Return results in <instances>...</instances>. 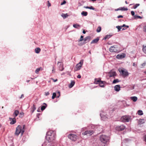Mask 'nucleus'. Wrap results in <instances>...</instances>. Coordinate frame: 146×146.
Masks as SVG:
<instances>
[{
    "instance_id": "nucleus-1",
    "label": "nucleus",
    "mask_w": 146,
    "mask_h": 146,
    "mask_svg": "<svg viewBox=\"0 0 146 146\" xmlns=\"http://www.w3.org/2000/svg\"><path fill=\"white\" fill-rule=\"evenodd\" d=\"M52 131H49L46 133V139L49 142H50L54 139L55 137Z\"/></svg>"
},
{
    "instance_id": "nucleus-2",
    "label": "nucleus",
    "mask_w": 146,
    "mask_h": 146,
    "mask_svg": "<svg viewBox=\"0 0 146 146\" xmlns=\"http://www.w3.org/2000/svg\"><path fill=\"white\" fill-rule=\"evenodd\" d=\"M22 127L20 125H19L16 128L15 134V135L18 136L20 133L21 134L22 132Z\"/></svg>"
},
{
    "instance_id": "nucleus-3",
    "label": "nucleus",
    "mask_w": 146,
    "mask_h": 146,
    "mask_svg": "<svg viewBox=\"0 0 146 146\" xmlns=\"http://www.w3.org/2000/svg\"><path fill=\"white\" fill-rule=\"evenodd\" d=\"M100 140L102 142L105 143L108 141L109 137L105 135H102L100 137Z\"/></svg>"
},
{
    "instance_id": "nucleus-4",
    "label": "nucleus",
    "mask_w": 146,
    "mask_h": 146,
    "mask_svg": "<svg viewBox=\"0 0 146 146\" xmlns=\"http://www.w3.org/2000/svg\"><path fill=\"white\" fill-rule=\"evenodd\" d=\"M68 137L70 139L73 141H76L78 137L76 135L73 134H69Z\"/></svg>"
},
{
    "instance_id": "nucleus-5",
    "label": "nucleus",
    "mask_w": 146,
    "mask_h": 146,
    "mask_svg": "<svg viewBox=\"0 0 146 146\" xmlns=\"http://www.w3.org/2000/svg\"><path fill=\"white\" fill-rule=\"evenodd\" d=\"M94 132L93 130H88L85 131L84 132L82 133L83 135H87L88 136H91L94 133Z\"/></svg>"
},
{
    "instance_id": "nucleus-6",
    "label": "nucleus",
    "mask_w": 146,
    "mask_h": 146,
    "mask_svg": "<svg viewBox=\"0 0 146 146\" xmlns=\"http://www.w3.org/2000/svg\"><path fill=\"white\" fill-rule=\"evenodd\" d=\"M118 70L122 76H128V73L127 71L121 69H119Z\"/></svg>"
},
{
    "instance_id": "nucleus-7",
    "label": "nucleus",
    "mask_w": 146,
    "mask_h": 146,
    "mask_svg": "<svg viewBox=\"0 0 146 146\" xmlns=\"http://www.w3.org/2000/svg\"><path fill=\"white\" fill-rule=\"evenodd\" d=\"M125 128V127L123 125H118L116 127L115 129L116 130L120 131H123L124 130Z\"/></svg>"
},
{
    "instance_id": "nucleus-8",
    "label": "nucleus",
    "mask_w": 146,
    "mask_h": 146,
    "mask_svg": "<svg viewBox=\"0 0 146 146\" xmlns=\"http://www.w3.org/2000/svg\"><path fill=\"white\" fill-rule=\"evenodd\" d=\"M91 37L89 36H87L84 39V42L82 44H79V45L81 46L83 44H86L87 42H89L90 40Z\"/></svg>"
},
{
    "instance_id": "nucleus-9",
    "label": "nucleus",
    "mask_w": 146,
    "mask_h": 146,
    "mask_svg": "<svg viewBox=\"0 0 146 146\" xmlns=\"http://www.w3.org/2000/svg\"><path fill=\"white\" fill-rule=\"evenodd\" d=\"M130 119V117L128 116L125 115L123 116L121 119L123 121L125 122H128L129 121Z\"/></svg>"
},
{
    "instance_id": "nucleus-10",
    "label": "nucleus",
    "mask_w": 146,
    "mask_h": 146,
    "mask_svg": "<svg viewBox=\"0 0 146 146\" xmlns=\"http://www.w3.org/2000/svg\"><path fill=\"white\" fill-rule=\"evenodd\" d=\"M83 62V60H81L76 65V68H77V70H80L82 66Z\"/></svg>"
},
{
    "instance_id": "nucleus-11",
    "label": "nucleus",
    "mask_w": 146,
    "mask_h": 146,
    "mask_svg": "<svg viewBox=\"0 0 146 146\" xmlns=\"http://www.w3.org/2000/svg\"><path fill=\"white\" fill-rule=\"evenodd\" d=\"M109 50L111 52H118L117 48L114 46H111Z\"/></svg>"
},
{
    "instance_id": "nucleus-12",
    "label": "nucleus",
    "mask_w": 146,
    "mask_h": 146,
    "mask_svg": "<svg viewBox=\"0 0 146 146\" xmlns=\"http://www.w3.org/2000/svg\"><path fill=\"white\" fill-rule=\"evenodd\" d=\"M108 76L110 77H114L116 76V73L115 72L111 70L108 73Z\"/></svg>"
},
{
    "instance_id": "nucleus-13",
    "label": "nucleus",
    "mask_w": 146,
    "mask_h": 146,
    "mask_svg": "<svg viewBox=\"0 0 146 146\" xmlns=\"http://www.w3.org/2000/svg\"><path fill=\"white\" fill-rule=\"evenodd\" d=\"M123 27H126L127 28H129V26L127 25H126L125 24H123V25L121 26H117L116 27V28L119 31H120L122 28Z\"/></svg>"
},
{
    "instance_id": "nucleus-14",
    "label": "nucleus",
    "mask_w": 146,
    "mask_h": 146,
    "mask_svg": "<svg viewBox=\"0 0 146 146\" xmlns=\"http://www.w3.org/2000/svg\"><path fill=\"white\" fill-rule=\"evenodd\" d=\"M101 81V79L100 78H95V81L94 83L96 84H99L100 82Z\"/></svg>"
},
{
    "instance_id": "nucleus-15",
    "label": "nucleus",
    "mask_w": 146,
    "mask_h": 146,
    "mask_svg": "<svg viewBox=\"0 0 146 146\" xmlns=\"http://www.w3.org/2000/svg\"><path fill=\"white\" fill-rule=\"evenodd\" d=\"M75 83L74 81L71 80V83L69 85L68 87L69 88H72L74 85Z\"/></svg>"
},
{
    "instance_id": "nucleus-16",
    "label": "nucleus",
    "mask_w": 146,
    "mask_h": 146,
    "mask_svg": "<svg viewBox=\"0 0 146 146\" xmlns=\"http://www.w3.org/2000/svg\"><path fill=\"white\" fill-rule=\"evenodd\" d=\"M116 57L117 59H122L125 57V55L124 54H119Z\"/></svg>"
},
{
    "instance_id": "nucleus-17",
    "label": "nucleus",
    "mask_w": 146,
    "mask_h": 146,
    "mask_svg": "<svg viewBox=\"0 0 146 146\" xmlns=\"http://www.w3.org/2000/svg\"><path fill=\"white\" fill-rule=\"evenodd\" d=\"M120 86L119 85H117L114 87V90L117 91L118 92L120 90Z\"/></svg>"
},
{
    "instance_id": "nucleus-18",
    "label": "nucleus",
    "mask_w": 146,
    "mask_h": 146,
    "mask_svg": "<svg viewBox=\"0 0 146 146\" xmlns=\"http://www.w3.org/2000/svg\"><path fill=\"white\" fill-rule=\"evenodd\" d=\"M19 113V111L18 110H15V111L14 113L13 114V115H15L14 116V117H15L17 116L18 114Z\"/></svg>"
},
{
    "instance_id": "nucleus-19",
    "label": "nucleus",
    "mask_w": 146,
    "mask_h": 146,
    "mask_svg": "<svg viewBox=\"0 0 146 146\" xmlns=\"http://www.w3.org/2000/svg\"><path fill=\"white\" fill-rule=\"evenodd\" d=\"M43 69V68L41 67L39 68H37L35 71V72L36 73L38 74L39 71L42 70Z\"/></svg>"
},
{
    "instance_id": "nucleus-20",
    "label": "nucleus",
    "mask_w": 146,
    "mask_h": 146,
    "mask_svg": "<svg viewBox=\"0 0 146 146\" xmlns=\"http://www.w3.org/2000/svg\"><path fill=\"white\" fill-rule=\"evenodd\" d=\"M99 38H96L95 39H94L91 42V43L93 44L96 43L99 41Z\"/></svg>"
},
{
    "instance_id": "nucleus-21",
    "label": "nucleus",
    "mask_w": 146,
    "mask_h": 146,
    "mask_svg": "<svg viewBox=\"0 0 146 146\" xmlns=\"http://www.w3.org/2000/svg\"><path fill=\"white\" fill-rule=\"evenodd\" d=\"M10 119H11L12 120V121H11L10 122L11 124H13L16 122V119L15 118V117H14L13 119L10 118Z\"/></svg>"
},
{
    "instance_id": "nucleus-22",
    "label": "nucleus",
    "mask_w": 146,
    "mask_h": 146,
    "mask_svg": "<svg viewBox=\"0 0 146 146\" xmlns=\"http://www.w3.org/2000/svg\"><path fill=\"white\" fill-rule=\"evenodd\" d=\"M84 7L85 8L88 9H92V10H94L95 9V8H94V7H93L92 6H91L90 7L84 6Z\"/></svg>"
},
{
    "instance_id": "nucleus-23",
    "label": "nucleus",
    "mask_w": 146,
    "mask_h": 146,
    "mask_svg": "<svg viewBox=\"0 0 146 146\" xmlns=\"http://www.w3.org/2000/svg\"><path fill=\"white\" fill-rule=\"evenodd\" d=\"M131 100H132L133 102H135L137 101V97L136 96H133L132 97H131Z\"/></svg>"
},
{
    "instance_id": "nucleus-24",
    "label": "nucleus",
    "mask_w": 146,
    "mask_h": 146,
    "mask_svg": "<svg viewBox=\"0 0 146 146\" xmlns=\"http://www.w3.org/2000/svg\"><path fill=\"white\" fill-rule=\"evenodd\" d=\"M41 50L39 48H36L35 49V52L36 53H39Z\"/></svg>"
},
{
    "instance_id": "nucleus-25",
    "label": "nucleus",
    "mask_w": 146,
    "mask_h": 146,
    "mask_svg": "<svg viewBox=\"0 0 146 146\" xmlns=\"http://www.w3.org/2000/svg\"><path fill=\"white\" fill-rule=\"evenodd\" d=\"M145 121L144 119H140L139 121L138 124H139L141 125Z\"/></svg>"
},
{
    "instance_id": "nucleus-26",
    "label": "nucleus",
    "mask_w": 146,
    "mask_h": 146,
    "mask_svg": "<svg viewBox=\"0 0 146 146\" xmlns=\"http://www.w3.org/2000/svg\"><path fill=\"white\" fill-rule=\"evenodd\" d=\"M104 82L101 81L99 84V85L100 87H104Z\"/></svg>"
},
{
    "instance_id": "nucleus-27",
    "label": "nucleus",
    "mask_w": 146,
    "mask_h": 146,
    "mask_svg": "<svg viewBox=\"0 0 146 146\" xmlns=\"http://www.w3.org/2000/svg\"><path fill=\"white\" fill-rule=\"evenodd\" d=\"M61 16L64 19H65L68 17V15L67 13L66 14H64L62 13V15Z\"/></svg>"
},
{
    "instance_id": "nucleus-28",
    "label": "nucleus",
    "mask_w": 146,
    "mask_h": 146,
    "mask_svg": "<svg viewBox=\"0 0 146 146\" xmlns=\"http://www.w3.org/2000/svg\"><path fill=\"white\" fill-rule=\"evenodd\" d=\"M25 125H23L22 129V132L21 133V135H22L24 132L25 130Z\"/></svg>"
},
{
    "instance_id": "nucleus-29",
    "label": "nucleus",
    "mask_w": 146,
    "mask_h": 146,
    "mask_svg": "<svg viewBox=\"0 0 146 146\" xmlns=\"http://www.w3.org/2000/svg\"><path fill=\"white\" fill-rule=\"evenodd\" d=\"M36 106L35 105H33V107L32 108V110H31V111L32 113H33L34 111L36 110Z\"/></svg>"
},
{
    "instance_id": "nucleus-30",
    "label": "nucleus",
    "mask_w": 146,
    "mask_h": 146,
    "mask_svg": "<svg viewBox=\"0 0 146 146\" xmlns=\"http://www.w3.org/2000/svg\"><path fill=\"white\" fill-rule=\"evenodd\" d=\"M44 104H45V106H43L41 107V109L42 111L44 110L47 107V105L45 103H44Z\"/></svg>"
},
{
    "instance_id": "nucleus-31",
    "label": "nucleus",
    "mask_w": 146,
    "mask_h": 146,
    "mask_svg": "<svg viewBox=\"0 0 146 146\" xmlns=\"http://www.w3.org/2000/svg\"><path fill=\"white\" fill-rule=\"evenodd\" d=\"M81 15L83 16H86L88 15V13L87 12L83 11L81 13Z\"/></svg>"
},
{
    "instance_id": "nucleus-32",
    "label": "nucleus",
    "mask_w": 146,
    "mask_h": 146,
    "mask_svg": "<svg viewBox=\"0 0 146 146\" xmlns=\"http://www.w3.org/2000/svg\"><path fill=\"white\" fill-rule=\"evenodd\" d=\"M73 26L74 28L77 29H79L80 27V25L78 24H74Z\"/></svg>"
},
{
    "instance_id": "nucleus-33",
    "label": "nucleus",
    "mask_w": 146,
    "mask_h": 146,
    "mask_svg": "<svg viewBox=\"0 0 146 146\" xmlns=\"http://www.w3.org/2000/svg\"><path fill=\"white\" fill-rule=\"evenodd\" d=\"M119 9H120V10L121 11H127L128 10V9L127 8H125L124 7H119Z\"/></svg>"
},
{
    "instance_id": "nucleus-34",
    "label": "nucleus",
    "mask_w": 146,
    "mask_h": 146,
    "mask_svg": "<svg viewBox=\"0 0 146 146\" xmlns=\"http://www.w3.org/2000/svg\"><path fill=\"white\" fill-rule=\"evenodd\" d=\"M143 51L146 54V46H143Z\"/></svg>"
},
{
    "instance_id": "nucleus-35",
    "label": "nucleus",
    "mask_w": 146,
    "mask_h": 146,
    "mask_svg": "<svg viewBox=\"0 0 146 146\" xmlns=\"http://www.w3.org/2000/svg\"><path fill=\"white\" fill-rule=\"evenodd\" d=\"M101 27L99 26L98 27V28L96 30V31L98 33H99V32H100L101 31Z\"/></svg>"
},
{
    "instance_id": "nucleus-36",
    "label": "nucleus",
    "mask_w": 146,
    "mask_h": 146,
    "mask_svg": "<svg viewBox=\"0 0 146 146\" xmlns=\"http://www.w3.org/2000/svg\"><path fill=\"white\" fill-rule=\"evenodd\" d=\"M137 113L138 115H142L143 114V113L142 111L141 110H139L137 112Z\"/></svg>"
},
{
    "instance_id": "nucleus-37",
    "label": "nucleus",
    "mask_w": 146,
    "mask_h": 146,
    "mask_svg": "<svg viewBox=\"0 0 146 146\" xmlns=\"http://www.w3.org/2000/svg\"><path fill=\"white\" fill-rule=\"evenodd\" d=\"M111 36L110 35H107L104 38V39L106 40L107 39H108L111 37Z\"/></svg>"
},
{
    "instance_id": "nucleus-38",
    "label": "nucleus",
    "mask_w": 146,
    "mask_h": 146,
    "mask_svg": "<svg viewBox=\"0 0 146 146\" xmlns=\"http://www.w3.org/2000/svg\"><path fill=\"white\" fill-rule=\"evenodd\" d=\"M119 81H120L118 79H115L113 81V83L115 84L117 82H119Z\"/></svg>"
},
{
    "instance_id": "nucleus-39",
    "label": "nucleus",
    "mask_w": 146,
    "mask_h": 146,
    "mask_svg": "<svg viewBox=\"0 0 146 146\" xmlns=\"http://www.w3.org/2000/svg\"><path fill=\"white\" fill-rule=\"evenodd\" d=\"M84 38V36L82 35H81L80 36V39H79L78 40V41L79 42H80V41H82V40H84V38Z\"/></svg>"
},
{
    "instance_id": "nucleus-40",
    "label": "nucleus",
    "mask_w": 146,
    "mask_h": 146,
    "mask_svg": "<svg viewBox=\"0 0 146 146\" xmlns=\"http://www.w3.org/2000/svg\"><path fill=\"white\" fill-rule=\"evenodd\" d=\"M56 93L55 92L53 93L52 94V99H54L56 97Z\"/></svg>"
},
{
    "instance_id": "nucleus-41",
    "label": "nucleus",
    "mask_w": 146,
    "mask_h": 146,
    "mask_svg": "<svg viewBox=\"0 0 146 146\" xmlns=\"http://www.w3.org/2000/svg\"><path fill=\"white\" fill-rule=\"evenodd\" d=\"M139 4H136L135 5H134L133 6V8L134 9H135L137 7L139 6Z\"/></svg>"
},
{
    "instance_id": "nucleus-42",
    "label": "nucleus",
    "mask_w": 146,
    "mask_h": 146,
    "mask_svg": "<svg viewBox=\"0 0 146 146\" xmlns=\"http://www.w3.org/2000/svg\"><path fill=\"white\" fill-rule=\"evenodd\" d=\"M135 17L136 18H139L140 19H141L142 18V17H141L139 16H137L136 17V16H135Z\"/></svg>"
},
{
    "instance_id": "nucleus-43",
    "label": "nucleus",
    "mask_w": 146,
    "mask_h": 146,
    "mask_svg": "<svg viewBox=\"0 0 146 146\" xmlns=\"http://www.w3.org/2000/svg\"><path fill=\"white\" fill-rule=\"evenodd\" d=\"M143 30L144 31L146 32V25L143 27Z\"/></svg>"
},
{
    "instance_id": "nucleus-44",
    "label": "nucleus",
    "mask_w": 146,
    "mask_h": 146,
    "mask_svg": "<svg viewBox=\"0 0 146 146\" xmlns=\"http://www.w3.org/2000/svg\"><path fill=\"white\" fill-rule=\"evenodd\" d=\"M66 3V1L65 0H64L62 3H61V5H62Z\"/></svg>"
},
{
    "instance_id": "nucleus-45",
    "label": "nucleus",
    "mask_w": 146,
    "mask_h": 146,
    "mask_svg": "<svg viewBox=\"0 0 146 146\" xmlns=\"http://www.w3.org/2000/svg\"><path fill=\"white\" fill-rule=\"evenodd\" d=\"M131 14L132 16H134L135 15V13L133 11H131Z\"/></svg>"
},
{
    "instance_id": "nucleus-46",
    "label": "nucleus",
    "mask_w": 146,
    "mask_h": 146,
    "mask_svg": "<svg viewBox=\"0 0 146 146\" xmlns=\"http://www.w3.org/2000/svg\"><path fill=\"white\" fill-rule=\"evenodd\" d=\"M146 65V63H143L142 64H141V66H142V67H141L142 68H143V67L144 66H145Z\"/></svg>"
},
{
    "instance_id": "nucleus-47",
    "label": "nucleus",
    "mask_w": 146,
    "mask_h": 146,
    "mask_svg": "<svg viewBox=\"0 0 146 146\" xmlns=\"http://www.w3.org/2000/svg\"><path fill=\"white\" fill-rule=\"evenodd\" d=\"M87 129L86 128V127H84L82 128V131H84L85 130H86Z\"/></svg>"
},
{
    "instance_id": "nucleus-48",
    "label": "nucleus",
    "mask_w": 146,
    "mask_h": 146,
    "mask_svg": "<svg viewBox=\"0 0 146 146\" xmlns=\"http://www.w3.org/2000/svg\"><path fill=\"white\" fill-rule=\"evenodd\" d=\"M61 66H62L61 68H59V70H60L61 71H62L63 70V68L62 67V64Z\"/></svg>"
},
{
    "instance_id": "nucleus-49",
    "label": "nucleus",
    "mask_w": 146,
    "mask_h": 146,
    "mask_svg": "<svg viewBox=\"0 0 146 146\" xmlns=\"http://www.w3.org/2000/svg\"><path fill=\"white\" fill-rule=\"evenodd\" d=\"M49 93L48 92H46L45 93V95L46 96H48V95H49Z\"/></svg>"
},
{
    "instance_id": "nucleus-50",
    "label": "nucleus",
    "mask_w": 146,
    "mask_h": 146,
    "mask_svg": "<svg viewBox=\"0 0 146 146\" xmlns=\"http://www.w3.org/2000/svg\"><path fill=\"white\" fill-rule=\"evenodd\" d=\"M123 16L122 15H119L117 17V18H123Z\"/></svg>"
},
{
    "instance_id": "nucleus-51",
    "label": "nucleus",
    "mask_w": 146,
    "mask_h": 146,
    "mask_svg": "<svg viewBox=\"0 0 146 146\" xmlns=\"http://www.w3.org/2000/svg\"><path fill=\"white\" fill-rule=\"evenodd\" d=\"M123 27V28L122 29V30H125L127 28L126 27Z\"/></svg>"
},
{
    "instance_id": "nucleus-52",
    "label": "nucleus",
    "mask_w": 146,
    "mask_h": 146,
    "mask_svg": "<svg viewBox=\"0 0 146 146\" xmlns=\"http://www.w3.org/2000/svg\"><path fill=\"white\" fill-rule=\"evenodd\" d=\"M52 79V80H53V81L54 82H56V81H57V79H56V80H54V79Z\"/></svg>"
},
{
    "instance_id": "nucleus-53",
    "label": "nucleus",
    "mask_w": 146,
    "mask_h": 146,
    "mask_svg": "<svg viewBox=\"0 0 146 146\" xmlns=\"http://www.w3.org/2000/svg\"><path fill=\"white\" fill-rule=\"evenodd\" d=\"M77 78H81V76L80 75H79L77 76Z\"/></svg>"
},
{
    "instance_id": "nucleus-54",
    "label": "nucleus",
    "mask_w": 146,
    "mask_h": 146,
    "mask_svg": "<svg viewBox=\"0 0 146 146\" xmlns=\"http://www.w3.org/2000/svg\"><path fill=\"white\" fill-rule=\"evenodd\" d=\"M24 97L23 94H22L21 95V97L20 98H22Z\"/></svg>"
},
{
    "instance_id": "nucleus-55",
    "label": "nucleus",
    "mask_w": 146,
    "mask_h": 146,
    "mask_svg": "<svg viewBox=\"0 0 146 146\" xmlns=\"http://www.w3.org/2000/svg\"><path fill=\"white\" fill-rule=\"evenodd\" d=\"M48 3H49V1H48ZM50 5H51L50 4V3H49L48 5V6L49 7V6H50Z\"/></svg>"
},
{
    "instance_id": "nucleus-56",
    "label": "nucleus",
    "mask_w": 146,
    "mask_h": 146,
    "mask_svg": "<svg viewBox=\"0 0 146 146\" xmlns=\"http://www.w3.org/2000/svg\"><path fill=\"white\" fill-rule=\"evenodd\" d=\"M83 33H84V34H85L86 33V32L85 31H84V30H83Z\"/></svg>"
},
{
    "instance_id": "nucleus-57",
    "label": "nucleus",
    "mask_w": 146,
    "mask_h": 146,
    "mask_svg": "<svg viewBox=\"0 0 146 146\" xmlns=\"http://www.w3.org/2000/svg\"><path fill=\"white\" fill-rule=\"evenodd\" d=\"M133 65L134 66H135V63L134 62L133 63Z\"/></svg>"
},
{
    "instance_id": "nucleus-58",
    "label": "nucleus",
    "mask_w": 146,
    "mask_h": 146,
    "mask_svg": "<svg viewBox=\"0 0 146 146\" xmlns=\"http://www.w3.org/2000/svg\"><path fill=\"white\" fill-rule=\"evenodd\" d=\"M20 114L21 115H24V113H23V112H22V113H20Z\"/></svg>"
},
{
    "instance_id": "nucleus-59",
    "label": "nucleus",
    "mask_w": 146,
    "mask_h": 146,
    "mask_svg": "<svg viewBox=\"0 0 146 146\" xmlns=\"http://www.w3.org/2000/svg\"><path fill=\"white\" fill-rule=\"evenodd\" d=\"M118 10H120V9H119V8L115 9V11H117Z\"/></svg>"
},
{
    "instance_id": "nucleus-60",
    "label": "nucleus",
    "mask_w": 146,
    "mask_h": 146,
    "mask_svg": "<svg viewBox=\"0 0 146 146\" xmlns=\"http://www.w3.org/2000/svg\"><path fill=\"white\" fill-rule=\"evenodd\" d=\"M145 141L146 142V135L145 137Z\"/></svg>"
},
{
    "instance_id": "nucleus-61",
    "label": "nucleus",
    "mask_w": 146,
    "mask_h": 146,
    "mask_svg": "<svg viewBox=\"0 0 146 146\" xmlns=\"http://www.w3.org/2000/svg\"><path fill=\"white\" fill-rule=\"evenodd\" d=\"M58 94H59V96H57V98L59 97V96H60V92H58Z\"/></svg>"
},
{
    "instance_id": "nucleus-62",
    "label": "nucleus",
    "mask_w": 146,
    "mask_h": 146,
    "mask_svg": "<svg viewBox=\"0 0 146 146\" xmlns=\"http://www.w3.org/2000/svg\"><path fill=\"white\" fill-rule=\"evenodd\" d=\"M29 81H30L29 80H27V82H29Z\"/></svg>"
},
{
    "instance_id": "nucleus-63",
    "label": "nucleus",
    "mask_w": 146,
    "mask_h": 146,
    "mask_svg": "<svg viewBox=\"0 0 146 146\" xmlns=\"http://www.w3.org/2000/svg\"><path fill=\"white\" fill-rule=\"evenodd\" d=\"M125 3L126 4H127V1H125Z\"/></svg>"
},
{
    "instance_id": "nucleus-64",
    "label": "nucleus",
    "mask_w": 146,
    "mask_h": 146,
    "mask_svg": "<svg viewBox=\"0 0 146 146\" xmlns=\"http://www.w3.org/2000/svg\"><path fill=\"white\" fill-rule=\"evenodd\" d=\"M54 68H53V69L52 70V71L53 72V71H54Z\"/></svg>"
}]
</instances>
